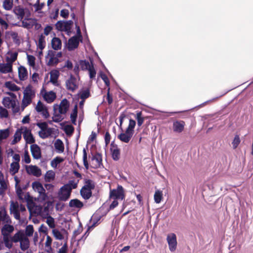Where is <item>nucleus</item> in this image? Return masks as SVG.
Returning a JSON list of instances; mask_svg holds the SVG:
<instances>
[{
  "label": "nucleus",
  "mask_w": 253,
  "mask_h": 253,
  "mask_svg": "<svg viewBox=\"0 0 253 253\" xmlns=\"http://www.w3.org/2000/svg\"><path fill=\"white\" fill-rule=\"evenodd\" d=\"M110 198L113 199L114 200H123L125 198V195L124 193V189L122 186L118 185L117 189H114L112 190H110Z\"/></svg>",
  "instance_id": "nucleus-1"
},
{
  "label": "nucleus",
  "mask_w": 253,
  "mask_h": 253,
  "mask_svg": "<svg viewBox=\"0 0 253 253\" xmlns=\"http://www.w3.org/2000/svg\"><path fill=\"white\" fill-rule=\"evenodd\" d=\"M70 106V103L69 101L66 99H63L60 102L59 105L57 104H54L53 106L54 112L58 109V111L60 114H65L68 111Z\"/></svg>",
  "instance_id": "nucleus-2"
},
{
  "label": "nucleus",
  "mask_w": 253,
  "mask_h": 253,
  "mask_svg": "<svg viewBox=\"0 0 253 253\" xmlns=\"http://www.w3.org/2000/svg\"><path fill=\"white\" fill-rule=\"evenodd\" d=\"M64 187L63 185L59 189L58 192V198L59 201L65 202L70 198L72 191L71 188Z\"/></svg>",
  "instance_id": "nucleus-3"
},
{
  "label": "nucleus",
  "mask_w": 253,
  "mask_h": 253,
  "mask_svg": "<svg viewBox=\"0 0 253 253\" xmlns=\"http://www.w3.org/2000/svg\"><path fill=\"white\" fill-rule=\"evenodd\" d=\"M80 42H83V41H80V39L77 38V36H73L68 40V42H66L65 44L68 50L72 51L78 47Z\"/></svg>",
  "instance_id": "nucleus-4"
},
{
  "label": "nucleus",
  "mask_w": 253,
  "mask_h": 253,
  "mask_svg": "<svg viewBox=\"0 0 253 253\" xmlns=\"http://www.w3.org/2000/svg\"><path fill=\"white\" fill-rule=\"evenodd\" d=\"M23 137L26 143L31 144L34 143L35 142V139L31 132V130L25 126H23Z\"/></svg>",
  "instance_id": "nucleus-5"
},
{
  "label": "nucleus",
  "mask_w": 253,
  "mask_h": 253,
  "mask_svg": "<svg viewBox=\"0 0 253 253\" xmlns=\"http://www.w3.org/2000/svg\"><path fill=\"white\" fill-rule=\"evenodd\" d=\"M167 240L169 244V250L171 252L174 251L177 246L176 235L174 233H171L168 235Z\"/></svg>",
  "instance_id": "nucleus-6"
},
{
  "label": "nucleus",
  "mask_w": 253,
  "mask_h": 253,
  "mask_svg": "<svg viewBox=\"0 0 253 253\" xmlns=\"http://www.w3.org/2000/svg\"><path fill=\"white\" fill-rule=\"evenodd\" d=\"M42 91H44V93L42 94V97L47 103H51L55 99L56 95V93L53 91L46 92L45 89L43 87L41 90L42 93Z\"/></svg>",
  "instance_id": "nucleus-7"
},
{
  "label": "nucleus",
  "mask_w": 253,
  "mask_h": 253,
  "mask_svg": "<svg viewBox=\"0 0 253 253\" xmlns=\"http://www.w3.org/2000/svg\"><path fill=\"white\" fill-rule=\"evenodd\" d=\"M26 171L29 174H32L36 177H39L42 174L41 169L37 166H26Z\"/></svg>",
  "instance_id": "nucleus-8"
},
{
  "label": "nucleus",
  "mask_w": 253,
  "mask_h": 253,
  "mask_svg": "<svg viewBox=\"0 0 253 253\" xmlns=\"http://www.w3.org/2000/svg\"><path fill=\"white\" fill-rule=\"evenodd\" d=\"M185 123L182 120H175L173 122L172 129L174 132L181 133L184 129Z\"/></svg>",
  "instance_id": "nucleus-9"
},
{
  "label": "nucleus",
  "mask_w": 253,
  "mask_h": 253,
  "mask_svg": "<svg viewBox=\"0 0 253 253\" xmlns=\"http://www.w3.org/2000/svg\"><path fill=\"white\" fill-rule=\"evenodd\" d=\"M76 78L73 75H70L69 79L66 81V86L68 90L74 91L78 87L76 84Z\"/></svg>",
  "instance_id": "nucleus-10"
},
{
  "label": "nucleus",
  "mask_w": 253,
  "mask_h": 253,
  "mask_svg": "<svg viewBox=\"0 0 253 253\" xmlns=\"http://www.w3.org/2000/svg\"><path fill=\"white\" fill-rule=\"evenodd\" d=\"M31 152L34 159L38 160L41 158V150L40 146L36 144L31 145Z\"/></svg>",
  "instance_id": "nucleus-11"
},
{
  "label": "nucleus",
  "mask_w": 253,
  "mask_h": 253,
  "mask_svg": "<svg viewBox=\"0 0 253 253\" xmlns=\"http://www.w3.org/2000/svg\"><path fill=\"white\" fill-rule=\"evenodd\" d=\"M11 223H5L1 229V233L3 236H10V234L14 230V226Z\"/></svg>",
  "instance_id": "nucleus-12"
},
{
  "label": "nucleus",
  "mask_w": 253,
  "mask_h": 253,
  "mask_svg": "<svg viewBox=\"0 0 253 253\" xmlns=\"http://www.w3.org/2000/svg\"><path fill=\"white\" fill-rule=\"evenodd\" d=\"M50 82L54 85L58 86L59 84L58 83V79L59 76V72L57 70H54L50 72Z\"/></svg>",
  "instance_id": "nucleus-13"
},
{
  "label": "nucleus",
  "mask_w": 253,
  "mask_h": 253,
  "mask_svg": "<svg viewBox=\"0 0 253 253\" xmlns=\"http://www.w3.org/2000/svg\"><path fill=\"white\" fill-rule=\"evenodd\" d=\"M25 10H28L27 9H24L21 7L20 5L15 6L13 9V12L17 16L18 19L22 20L25 15Z\"/></svg>",
  "instance_id": "nucleus-14"
},
{
  "label": "nucleus",
  "mask_w": 253,
  "mask_h": 253,
  "mask_svg": "<svg viewBox=\"0 0 253 253\" xmlns=\"http://www.w3.org/2000/svg\"><path fill=\"white\" fill-rule=\"evenodd\" d=\"M12 71L11 63H0V72L3 74L11 73Z\"/></svg>",
  "instance_id": "nucleus-15"
},
{
  "label": "nucleus",
  "mask_w": 253,
  "mask_h": 253,
  "mask_svg": "<svg viewBox=\"0 0 253 253\" xmlns=\"http://www.w3.org/2000/svg\"><path fill=\"white\" fill-rule=\"evenodd\" d=\"M54 129L52 127L47 128L42 131H39V135L42 139H46L53 133Z\"/></svg>",
  "instance_id": "nucleus-16"
},
{
  "label": "nucleus",
  "mask_w": 253,
  "mask_h": 253,
  "mask_svg": "<svg viewBox=\"0 0 253 253\" xmlns=\"http://www.w3.org/2000/svg\"><path fill=\"white\" fill-rule=\"evenodd\" d=\"M133 134L126 130L125 132L121 133L118 136V138L122 142L125 143H128L132 137Z\"/></svg>",
  "instance_id": "nucleus-17"
},
{
  "label": "nucleus",
  "mask_w": 253,
  "mask_h": 253,
  "mask_svg": "<svg viewBox=\"0 0 253 253\" xmlns=\"http://www.w3.org/2000/svg\"><path fill=\"white\" fill-rule=\"evenodd\" d=\"M24 237H25L24 231L20 230L14 234L12 237H10V239L12 242L17 243L20 242Z\"/></svg>",
  "instance_id": "nucleus-18"
},
{
  "label": "nucleus",
  "mask_w": 253,
  "mask_h": 253,
  "mask_svg": "<svg viewBox=\"0 0 253 253\" xmlns=\"http://www.w3.org/2000/svg\"><path fill=\"white\" fill-rule=\"evenodd\" d=\"M18 76L20 81H24L28 77V71L27 69L23 66L18 68Z\"/></svg>",
  "instance_id": "nucleus-19"
},
{
  "label": "nucleus",
  "mask_w": 253,
  "mask_h": 253,
  "mask_svg": "<svg viewBox=\"0 0 253 253\" xmlns=\"http://www.w3.org/2000/svg\"><path fill=\"white\" fill-rule=\"evenodd\" d=\"M23 126H21V128H18L13 136V139L11 141V144L14 145L18 142L21 139V135L23 132Z\"/></svg>",
  "instance_id": "nucleus-20"
},
{
  "label": "nucleus",
  "mask_w": 253,
  "mask_h": 253,
  "mask_svg": "<svg viewBox=\"0 0 253 253\" xmlns=\"http://www.w3.org/2000/svg\"><path fill=\"white\" fill-rule=\"evenodd\" d=\"M51 46L54 50H59L61 48L62 42L61 40L57 37H54L51 41Z\"/></svg>",
  "instance_id": "nucleus-21"
},
{
  "label": "nucleus",
  "mask_w": 253,
  "mask_h": 253,
  "mask_svg": "<svg viewBox=\"0 0 253 253\" xmlns=\"http://www.w3.org/2000/svg\"><path fill=\"white\" fill-rule=\"evenodd\" d=\"M69 206L71 208L81 209L84 206V204L78 199H74L70 200L69 203Z\"/></svg>",
  "instance_id": "nucleus-22"
},
{
  "label": "nucleus",
  "mask_w": 253,
  "mask_h": 253,
  "mask_svg": "<svg viewBox=\"0 0 253 253\" xmlns=\"http://www.w3.org/2000/svg\"><path fill=\"white\" fill-rule=\"evenodd\" d=\"M80 194L84 200H88L92 196V190L82 188L80 190Z\"/></svg>",
  "instance_id": "nucleus-23"
},
{
  "label": "nucleus",
  "mask_w": 253,
  "mask_h": 253,
  "mask_svg": "<svg viewBox=\"0 0 253 253\" xmlns=\"http://www.w3.org/2000/svg\"><path fill=\"white\" fill-rule=\"evenodd\" d=\"M30 247V242L28 237H25L20 242V247L22 251H25Z\"/></svg>",
  "instance_id": "nucleus-24"
},
{
  "label": "nucleus",
  "mask_w": 253,
  "mask_h": 253,
  "mask_svg": "<svg viewBox=\"0 0 253 253\" xmlns=\"http://www.w3.org/2000/svg\"><path fill=\"white\" fill-rule=\"evenodd\" d=\"M4 85L11 91H17L20 90V87L11 81L6 82Z\"/></svg>",
  "instance_id": "nucleus-25"
},
{
  "label": "nucleus",
  "mask_w": 253,
  "mask_h": 253,
  "mask_svg": "<svg viewBox=\"0 0 253 253\" xmlns=\"http://www.w3.org/2000/svg\"><path fill=\"white\" fill-rule=\"evenodd\" d=\"M54 147L55 149L59 153H62L64 150V145L62 141L60 139L56 140L54 143Z\"/></svg>",
  "instance_id": "nucleus-26"
},
{
  "label": "nucleus",
  "mask_w": 253,
  "mask_h": 253,
  "mask_svg": "<svg viewBox=\"0 0 253 253\" xmlns=\"http://www.w3.org/2000/svg\"><path fill=\"white\" fill-rule=\"evenodd\" d=\"M84 185L83 186V188L84 189H88L90 190H93L95 188V184L94 182L91 180L89 179H84Z\"/></svg>",
  "instance_id": "nucleus-27"
},
{
  "label": "nucleus",
  "mask_w": 253,
  "mask_h": 253,
  "mask_svg": "<svg viewBox=\"0 0 253 253\" xmlns=\"http://www.w3.org/2000/svg\"><path fill=\"white\" fill-rule=\"evenodd\" d=\"M91 160H95L97 163V167H100L103 166L102 155L99 153H96L95 155H92Z\"/></svg>",
  "instance_id": "nucleus-28"
},
{
  "label": "nucleus",
  "mask_w": 253,
  "mask_h": 253,
  "mask_svg": "<svg viewBox=\"0 0 253 253\" xmlns=\"http://www.w3.org/2000/svg\"><path fill=\"white\" fill-rule=\"evenodd\" d=\"M83 71L87 70L91 66L89 62L86 60H80L78 63Z\"/></svg>",
  "instance_id": "nucleus-29"
},
{
  "label": "nucleus",
  "mask_w": 253,
  "mask_h": 253,
  "mask_svg": "<svg viewBox=\"0 0 253 253\" xmlns=\"http://www.w3.org/2000/svg\"><path fill=\"white\" fill-rule=\"evenodd\" d=\"M15 100L11 99L10 97H4L3 99L2 103L3 105L7 108H10L11 105L14 104Z\"/></svg>",
  "instance_id": "nucleus-30"
},
{
  "label": "nucleus",
  "mask_w": 253,
  "mask_h": 253,
  "mask_svg": "<svg viewBox=\"0 0 253 253\" xmlns=\"http://www.w3.org/2000/svg\"><path fill=\"white\" fill-rule=\"evenodd\" d=\"M112 158L114 161H117L120 158V149L116 148L114 149H110Z\"/></svg>",
  "instance_id": "nucleus-31"
},
{
  "label": "nucleus",
  "mask_w": 253,
  "mask_h": 253,
  "mask_svg": "<svg viewBox=\"0 0 253 253\" xmlns=\"http://www.w3.org/2000/svg\"><path fill=\"white\" fill-rule=\"evenodd\" d=\"M100 220V218H98L97 219H96L95 221H93V222L92 223V224H91V226H89L87 230L85 231V232L84 233V234L82 236V237L78 240V242H80L82 240L83 241H84L85 240V239L86 238V237L88 236L89 235V233L88 232V230L91 228H93V227H94L95 226H96L98 221Z\"/></svg>",
  "instance_id": "nucleus-32"
},
{
  "label": "nucleus",
  "mask_w": 253,
  "mask_h": 253,
  "mask_svg": "<svg viewBox=\"0 0 253 253\" xmlns=\"http://www.w3.org/2000/svg\"><path fill=\"white\" fill-rule=\"evenodd\" d=\"M55 174L52 170L47 171L44 175V180L46 182H50L55 178Z\"/></svg>",
  "instance_id": "nucleus-33"
},
{
  "label": "nucleus",
  "mask_w": 253,
  "mask_h": 253,
  "mask_svg": "<svg viewBox=\"0 0 253 253\" xmlns=\"http://www.w3.org/2000/svg\"><path fill=\"white\" fill-rule=\"evenodd\" d=\"M135 121L132 119H130L129 120L128 126L126 130L127 132H129L133 135L134 132V128L135 126Z\"/></svg>",
  "instance_id": "nucleus-34"
},
{
  "label": "nucleus",
  "mask_w": 253,
  "mask_h": 253,
  "mask_svg": "<svg viewBox=\"0 0 253 253\" xmlns=\"http://www.w3.org/2000/svg\"><path fill=\"white\" fill-rule=\"evenodd\" d=\"M10 134L9 128L0 130V141L8 137Z\"/></svg>",
  "instance_id": "nucleus-35"
},
{
  "label": "nucleus",
  "mask_w": 253,
  "mask_h": 253,
  "mask_svg": "<svg viewBox=\"0 0 253 253\" xmlns=\"http://www.w3.org/2000/svg\"><path fill=\"white\" fill-rule=\"evenodd\" d=\"M137 122L138 126H141L144 121V118L142 117V113L141 111H136V115L135 117Z\"/></svg>",
  "instance_id": "nucleus-36"
},
{
  "label": "nucleus",
  "mask_w": 253,
  "mask_h": 253,
  "mask_svg": "<svg viewBox=\"0 0 253 253\" xmlns=\"http://www.w3.org/2000/svg\"><path fill=\"white\" fill-rule=\"evenodd\" d=\"M79 182V180H78L77 182H75L74 180H70L67 184L64 185V187L71 188L72 191V189H76L77 187Z\"/></svg>",
  "instance_id": "nucleus-37"
},
{
  "label": "nucleus",
  "mask_w": 253,
  "mask_h": 253,
  "mask_svg": "<svg viewBox=\"0 0 253 253\" xmlns=\"http://www.w3.org/2000/svg\"><path fill=\"white\" fill-rule=\"evenodd\" d=\"M24 97H28L32 98V96L35 95L34 92H33L32 86L30 84L26 86L23 92Z\"/></svg>",
  "instance_id": "nucleus-38"
},
{
  "label": "nucleus",
  "mask_w": 253,
  "mask_h": 253,
  "mask_svg": "<svg viewBox=\"0 0 253 253\" xmlns=\"http://www.w3.org/2000/svg\"><path fill=\"white\" fill-rule=\"evenodd\" d=\"M20 169L19 164L18 163L12 162L10 164V171L12 173V174H15L18 172Z\"/></svg>",
  "instance_id": "nucleus-39"
},
{
  "label": "nucleus",
  "mask_w": 253,
  "mask_h": 253,
  "mask_svg": "<svg viewBox=\"0 0 253 253\" xmlns=\"http://www.w3.org/2000/svg\"><path fill=\"white\" fill-rule=\"evenodd\" d=\"M44 39L45 37L42 34L40 35L37 45L41 50H42L45 47V42Z\"/></svg>",
  "instance_id": "nucleus-40"
},
{
  "label": "nucleus",
  "mask_w": 253,
  "mask_h": 253,
  "mask_svg": "<svg viewBox=\"0 0 253 253\" xmlns=\"http://www.w3.org/2000/svg\"><path fill=\"white\" fill-rule=\"evenodd\" d=\"M64 161V159L61 157L57 156L53 159L51 162V166L53 168H56L58 164L62 163Z\"/></svg>",
  "instance_id": "nucleus-41"
},
{
  "label": "nucleus",
  "mask_w": 253,
  "mask_h": 253,
  "mask_svg": "<svg viewBox=\"0 0 253 253\" xmlns=\"http://www.w3.org/2000/svg\"><path fill=\"white\" fill-rule=\"evenodd\" d=\"M90 95V91L88 88L85 90H82L80 91V97L81 100H85Z\"/></svg>",
  "instance_id": "nucleus-42"
},
{
  "label": "nucleus",
  "mask_w": 253,
  "mask_h": 253,
  "mask_svg": "<svg viewBox=\"0 0 253 253\" xmlns=\"http://www.w3.org/2000/svg\"><path fill=\"white\" fill-rule=\"evenodd\" d=\"M163 197L162 192L160 190H157L155 192L154 198L155 203L157 204H159L161 202L162 199Z\"/></svg>",
  "instance_id": "nucleus-43"
},
{
  "label": "nucleus",
  "mask_w": 253,
  "mask_h": 253,
  "mask_svg": "<svg viewBox=\"0 0 253 253\" xmlns=\"http://www.w3.org/2000/svg\"><path fill=\"white\" fill-rule=\"evenodd\" d=\"M13 0H4L3 3V8L6 10L11 9L13 6Z\"/></svg>",
  "instance_id": "nucleus-44"
},
{
  "label": "nucleus",
  "mask_w": 253,
  "mask_h": 253,
  "mask_svg": "<svg viewBox=\"0 0 253 253\" xmlns=\"http://www.w3.org/2000/svg\"><path fill=\"white\" fill-rule=\"evenodd\" d=\"M18 53L17 52H11L10 54V57H6V61L9 63H11L12 65L14 62L17 58Z\"/></svg>",
  "instance_id": "nucleus-45"
},
{
  "label": "nucleus",
  "mask_w": 253,
  "mask_h": 253,
  "mask_svg": "<svg viewBox=\"0 0 253 253\" xmlns=\"http://www.w3.org/2000/svg\"><path fill=\"white\" fill-rule=\"evenodd\" d=\"M3 241L6 248L11 249L13 245L10 239V236H3Z\"/></svg>",
  "instance_id": "nucleus-46"
},
{
  "label": "nucleus",
  "mask_w": 253,
  "mask_h": 253,
  "mask_svg": "<svg viewBox=\"0 0 253 253\" xmlns=\"http://www.w3.org/2000/svg\"><path fill=\"white\" fill-rule=\"evenodd\" d=\"M64 131L68 135H71L74 131V127L71 125H67L65 126Z\"/></svg>",
  "instance_id": "nucleus-47"
},
{
  "label": "nucleus",
  "mask_w": 253,
  "mask_h": 253,
  "mask_svg": "<svg viewBox=\"0 0 253 253\" xmlns=\"http://www.w3.org/2000/svg\"><path fill=\"white\" fill-rule=\"evenodd\" d=\"M32 187L34 190L40 192V190H43L42 185L39 181H34L32 183Z\"/></svg>",
  "instance_id": "nucleus-48"
},
{
  "label": "nucleus",
  "mask_w": 253,
  "mask_h": 253,
  "mask_svg": "<svg viewBox=\"0 0 253 253\" xmlns=\"http://www.w3.org/2000/svg\"><path fill=\"white\" fill-rule=\"evenodd\" d=\"M83 163L85 167V168L86 169H89V165L87 162V152L86 151V150L85 148H84L83 149Z\"/></svg>",
  "instance_id": "nucleus-49"
},
{
  "label": "nucleus",
  "mask_w": 253,
  "mask_h": 253,
  "mask_svg": "<svg viewBox=\"0 0 253 253\" xmlns=\"http://www.w3.org/2000/svg\"><path fill=\"white\" fill-rule=\"evenodd\" d=\"M26 18L22 21V25L21 26L27 29H30L33 27V21H30V22H27L26 20H28L26 19Z\"/></svg>",
  "instance_id": "nucleus-50"
},
{
  "label": "nucleus",
  "mask_w": 253,
  "mask_h": 253,
  "mask_svg": "<svg viewBox=\"0 0 253 253\" xmlns=\"http://www.w3.org/2000/svg\"><path fill=\"white\" fill-rule=\"evenodd\" d=\"M52 233L56 239L61 240L64 238L63 235L58 229H53L52 230Z\"/></svg>",
  "instance_id": "nucleus-51"
},
{
  "label": "nucleus",
  "mask_w": 253,
  "mask_h": 253,
  "mask_svg": "<svg viewBox=\"0 0 253 253\" xmlns=\"http://www.w3.org/2000/svg\"><path fill=\"white\" fill-rule=\"evenodd\" d=\"M32 102V98L24 97L22 101V107L23 109L29 105Z\"/></svg>",
  "instance_id": "nucleus-52"
},
{
  "label": "nucleus",
  "mask_w": 253,
  "mask_h": 253,
  "mask_svg": "<svg viewBox=\"0 0 253 253\" xmlns=\"http://www.w3.org/2000/svg\"><path fill=\"white\" fill-rule=\"evenodd\" d=\"M25 233L27 236L31 237L34 233V227L32 225H28L26 227Z\"/></svg>",
  "instance_id": "nucleus-53"
},
{
  "label": "nucleus",
  "mask_w": 253,
  "mask_h": 253,
  "mask_svg": "<svg viewBox=\"0 0 253 253\" xmlns=\"http://www.w3.org/2000/svg\"><path fill=\"white\" fill-rule=\"evenodd\" d=\"M46 223L49 226V227L51 228H54L55 226L54 219L50 215H49L47 217Z\"/></svg>",
  "instance_id": "nucleus-54"
},
{
  "label": "nucleus",
  "mask_w": 253,
  "mask_h": 253,
  "mask_svg": "<svg viewBox=\"0 0 253 253\" xmlns=\"http://www.w3.org/2000/svg\"><path fill=\"white\" fill-rule=\"evenodd\" d=\"M44 3L42 2L40 3V0H37L36 3L34 4V7L35 8V11L41 12L39 11L42 10L44 6Z\"/></svg>",
  "instance_id": "nucleus-55"
},
{
  "label": "nucleus",
  "mask_w": 253,
  "mask_h": 253,
  "mask_svg": "<svg viewBox=\"0 0 253 253\" xmlns=\"http://www.w3.org/2000/svg\"><path fill=\"white\" fill-rule=\"evenodd\" d=\"M26 19L30 21H33V26H35V29L38 30L41 28L42 25L37 22V20L36 18H31L26 17Z\"/></svg>",
  "instance_id": "nucleus-56"
},
{
  "label": "nucleus",
  "mask_w": 253,
  "mask_h": 253,
  "mask_svg": "<svg viewBox=\"0 0 253 253\" xmlns=\"http://www.w3.org/2000/svg\"><path fill=\"white\" fill-rule=\"evenodd\" d=\"M36 126L41 129L40 131H42L49 127L48 126V123L46 122H38L36 124Z\"/></svg>",
  "instance_id": "nucleus-57"
},
{
  "label": "nucleus",
  "mask_w": 253,
  "mask_h": 253,
  "mask_svg": "<svg viewBox=\"0 0 253 253\" xmlns=\"http://www.w3.org/2000/svg\"><path fill=\"white\" fill-rule=\"evenodd\" d=\"M55 51L52 50H49L48 51L47 55L46 56V58H47L48 56L50 57L49 60L48 62L47 63L48 66H51V63L52 62V59H53V57L55 56Z\"/></svg>",
  "instance_id": "nucleus-58"
},
{
  "label": "nucleus",
  "mask_w": 253,
  "mask_h": 253,
  "mask_svg": "<svg viewBox=\"0 0 253 253\" xmlns=\"http://www.w3.org/2000/svg\"><path fill=\"white\" fill-rule=\"evenodd\" d=\"M64 20H60V21H57V22L55 24L56 29L58 31H64Z\"/></svg>",
  "instance_id": "nucleus-59"
},
{
  "label": "nucleus",
  "mask_w": 253,
  "mask_h": 253,
  "mask_svg": "<svg viewBox=\"0 0 253 253\" xmlns=\"http://www.w3.org/2000/svg\"><path fill=\"white\" fill-rule=\"evenodd\" d=\"M27 60L29 65L34 67L35 65V57L32 55L27 54Z\"/></svg>",
  "instance_id": "nucleus-60"
},
{
  "label": "nucleus",
  "mask_w": 253,
  "mask_h": 253,
  "mask_svg": "<svg viewBox=\"0 0 253 253\" xmlns=\"http://www.w3.org/2000/svg\"><path fill=\"white\" fill-rule=\"evenodd\" d=\"M240 138L238 135H236L232 144L233 145V149H236L240 143Z\"/></svg>",
  "instance_id": "nucleus-61"
},
{
  "label": "nucleus",
  "mask_w": 253,
  "mask_h": 253,
  "mask_svg": "<svg viewBox=\"0 0 253 253\" xmlns=\"http://www.w3.org/2000/svg\"><path fill=\"white\" fill-rule=\"evenodd\" d=\"M87 70L89 72L90 79H94L95 77L96 72L92 64H91V66Z\"/></svg>",
  "instance_id": "nucleus-62"
},
{
  "label": "nucleus",
  "mask_w": 253,
  "mask_h": 253,
  "mask_svg": "<svg viewBox=\"0 0 253 253\" xmlns=\"http://www.w3.org/2000/svg\"><path fill=\"white\" fill-rule=\"evenodd\" d=\"M8 116V111L5 108L0 106V117L1 118H7Z\"/></svg>",
  "instance_id": "nucleus-63"
},
{
  "label": "nucleus",
  "mask_w": 253,
  "mask_h": 253,
  "mask_svg": "<svg viewBox=\"0 0 253 253\" xmlns=\"http://www.w3.org/2000/svg\"><path fill=\"white\" fill-rule=\"evenodd\" d=\"M61 114H56V112L54 113L53 114V117H52V121H53L55 123H59L61 122L63 118L61 116Z\"/></svg>",
  "instance_id": "nucleus-64"
}]
</instances>
